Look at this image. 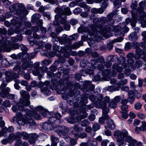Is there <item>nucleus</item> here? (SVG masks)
Returning a JSON list of instances; mask_svg holds the SVG:
<instances>
[{
	"label": "nucleus",
	"instance_id": "nucleus-1",
	"mask_svg": "<svg viewBox=\"0 0 146 146\" xmlns=\"http://www.w3.org/2000/svg\"><path fill=\"white\" fill-rule=\"evenodd\" d=\"M64 94H62V96L63 99L66 100L67 102L70 105H72L73 104V97L74 96V98L75 100H77L78 102L80 103L82 101L84 103L85 102L86 103L88 101V98L89 97V95L86 93H84L81 96V100H79L80 97L81 96L80 93V91L76 90L75 92L74 90H70L69 91V93L65 95V97L63 96Z\"/></svg>",
	"mask_w": 146,
	"mask_h": 146
},
{
	"label": "nucleus",
	"instance_id": "nucleus-2",
	"mask_svg": "<svg viewBox=\"0 0 146 146\" xmlns=\"http://www.w3.org/2000/svg\"><path fill=\"white\" fill-rule=\"evenodd\" d=\"M111 26L106 25L103 26L100 25L93 30V34L91 36L92 40L96 41L102 39L103 36H106L110 33Z\"/></svg>",
	"mask_w": 146,
	"mask_h": 146
},
{
	"label": "nucleus",
	"instance_id": "nucleus-3",
	"mask_svg": "<svg viewBox=\"0 0 146 146\" xmlns=\"http://www.w3.org/2000/svg\"><path fill=\"white\" fill-rule=\"evenodd\" d=\"M145 5L146 3L144 1L141 2L139 3V6L138 9L136 11L135 14H132L131 19H127L129 21V22L127 23V24L130 22L131 26L132 27H135L136 26L138 18L140 20L146 16V13L144 11Z\"/></svg>",
	"mask_w": 146,
	"mask_h": 146
},
{
	"label": "nucleus",
	"instance_id": "nucleus-4",
	"mask_svg": "<svg viewBox=\"0 0 146 146\" xmlns=\"http://www.w3.org/2000/svg\"><path fill=\"white\" fill-rule=\"evenodd\" d=\"M20 94L22 96L25 98V100L24 101L21 105L20 103L18 104V108L16 106H13L12 107V110L13 111L16 112L19 110L22 111H27L28 109H25L24 106H27L30 104V102L29 100V93L23 90L21 91L20 92Z\"/></svg>",
	"mask_w": 146,
	"mask_h": 146
},
{
	"label": "nucleus",
	"instance_id": "nucleus-5",
	"mask_svg": "<svg viewBox=\"0 0 146 146\" xmlns=\"http://www.w3.org/2000/svg\"><path fill=\"white\" fill-rule=\"evenodd\" d=\"M127 134V131L125 129L123 130L121 132L118 130L114 132V136L117 139L116 144L118 146H125L126 143L124 140L125 137Z\"/></svg>",
	"mask_w": 146,
	"mask_h": 146
},
{
	"label": "nucleus",
	"instance_id": "nucleus-6",
	"mask_svg": "<svg viewBox=\"0 0 146 146\" xmlns=\"http://www.w3.org/2000/svg\"><path fill=\"white\" fill-rule=\"evenodd\" d=\"M110 97L107 96L103 98L102 94H99L97 96V100L94 102L95 106L98 108H101L102 110L107 108V103L110 102Z\"/></svg>",
	"mask_w": 146,
	"mask_h": 146
},
{
	"label": "nucleus",
	"instance_id": "nucleus-7",
	"mask_svg": "<svg viewBox=\"0 0 146 146\" xmlns=\"http://www.w3.org/2000/svg\"><path fill=\"white\" fill-rule=\"evenodd\" d=\"M9 9L12 12L16 11L18 15H26L28 13V10L26 9L24 5L22 3H15L13 4L9 7Z\"/></svg>",
	"mask_w": 146,
	"mask_h": 146
},
{
	"label": "nucleus",
	"instance_id": "nucleus-8",
	"mask_svg": "<svg viewBox=\"0 0 146 146\" xmlns=\"http://www.w3.org/2000/svg\"><path fill=\"white\" fill-rule=\"evenodd\" d=\"M40 64L39 62H36L34 64L33 67L35 69L33 71L32 73L34 75L38 76L39 80H40L44 75V73L46 72L48 68L46 67L43 66L39 67Z\"/></svg>",
	"mask_w": 146,
	"mask_h": 146
},
{
	"label": "nucleus",
	"instance_id": "nucleus-9",
	"mask_svg": "<svg viewBox=\"0 0 146 146\" xmlns=\"http://www.w3.org/2000/svg\"><path fill=\"white\" fill-rule=\"evenodd\" d=\"M121 27L120 26H118L116 29L115 31V35L116 36L119 35L120 37L114 39L107 44V47L109 50H111L113 47V44L116 42H120L121 41L123 38L121 37H123L124 36V34L122 33L121 31Z\"/></svg>",
	"mask_w": 146,
	"mask_h": 146
},
{
	"label": "nucleus",
	"instance_id": "nucleus-10",
	"mask_svg": "<svg viewBox=\"0 0 146 146\" xmlns=\"http://www.w3.org/2000/svg\"><path fill=\"white\" fill-rule=\"evenodd\" d=\"M55 12L57 13V15L55 16V19L57 20L61 18L62 15H70L72 14L70 8L66 7V5H63L61 7L56 8Z\"/></svg>",
	"mask_w": 146,
	"mask_h": 146
},
{
	"label": "nucleus",
	"instance_id": "nucleus-11",
	"mask_svg": "<svg viewBox=\"0 0 146 146\" xmlns=\"http://www.w3.org/2000/svg\"><path fill=\"white\" fill-rule=\"evenodd\" d=\"M6 37H3L0 35V47L6 52H9L11 51L10 46L11 42L7 40Z\"/></svg>",
	"mask_w": 146,
	"mask_h": 146
},
{
	"label": "nucleus",
	"instance_id": "nucleus-12",
	"mask_svg": "<svg viewBox=\"0 0 146 146\" xmlns=\"http://www.w3.org/2000/svg\"><path fill=\"white\" fill-rule=\"evenodd\" d=\"M98 62V64L99 65L97 66V68L101 72V75L102 76H106L109 73V70L108 69H104L103 64L104 62V60L103 57L101 56L96 59Z\"/></svg>",
	"mask_w": 146,
	"mask_h": 146
},
{
	"label": "nucleus",
	"instance_id": "nucleus-13",
	"mask_svg": "<svg viewBox=\"0 0 146 146\" xmlns=\"http://www.w3.org/2000/svg\"><path fill=\"white\" fill-rule=\"evenodd\" d=\"M65 70L63 71V74L64 75H63V80H60L62 82V84H63L65 82H65L66 84L68 87L70 89H72L73 86L74 82L72 81L70 78H71L70 76V75L68 74L67 70Z\"/></svg>",
	"mask_w": 146,
	"mask_h": 146
},
{
	"label": "nucleus",
	"instance_id": "nucleus-14",
	"mask_svg": "<svg viewBox=\"0 0 146 146\" xmlns=\"http://www.w3.org/2000/svg\"><path fill=\"white\" fill-rule=\"evenodd\" d=\"M61 117V115L58 113H51L48 117V121L50 123H54L56 122H59L58 120Z\"/></svg>",
	"mask_w": 146,
	"mask_h": 146
},
{
	"label": "nucleus",
	"instance_id": "nucleus-15",
	"mask_svg": "<svg viewBox=\"0 0 146 146\" xmlns=\"http://www.w3.org/2000/svg\"><path fill=\"white\" fill-rule=\"evenodd\" d=\"M117 9L113 10L112 12L108 15L107 17L108 19V23L109 25L112 26L114 24V21L113 18L114 15H117L118 12L119 11V10Z\"/></svg>",
	"mask_w": 146,
	"mask_h": 146
},
{
	"label": "nucleus",
	"instance_id": "nucleus-16",
	"mask_svg": "<svg viewBox=\"0 0 146 146\" xmlns=\"http://www.w3.org/2000/svg\"><path fill=\"white\" fill-rule=\"evenodd\" d=\"M110 110L109 108H107L102 110V117H100L99 119L98 122L100 124H103L104 122L105 119H107L109 118L108 115V113Z\"/></svg>",
	"mask_w": 146,
	"mask_h": 146
},
{
	"label": "nucleus",
	"instance_id": "nucleus-17",
	"mask_svg": "<svg viewBox=\"0 0 146 146\" xmlns=\"http://www.w3.org/2000/svg\"><path fill=\"white\" fill-rule=\"evenodd\" d=\"M10 91V89L9 88H6L5 90L2 91L0 94V96L2 98H5L7 97L9 99L13 100L14 98L15 95L9 93Z\"/></svg>",
	"mask_w": 146,
	"mask_h": 146
},
{
	"label": "nucleus",
	"instance_id": "nucleus-18",
	"mask_svg": "<svg viewBox=\"0 0 146 146\" xmlns=\"http://www.w3.org/2000/svg\"><path fill=\"white\" fill-rule=\"evenodd\" d=\"M135 52L134 58L135 60H138L141 58L142 55L146 54V49L142 50L140 48H138L135 49Z\"/></svg>",
	"mask_w": 146,
	"mask_h": 146
},
{
	"label": "nucleus",
	"instance_id": "nucleus-19",
	"mask_svg": "<svg viewBox=\"0 0 146 146\" xmlns=\"http://www.w3.org/2000/svg\"><path fill=\"white\" fill-rule=\"evenodd\" d=\"M70 50H71L70 46L65 45H64L63 46L61 47L59 51V52H60L61 53H64V57L67 58L68 57L70 56L69 54L67 52V51Z\"/></svg>",
	"mask_w": 146,
	"mask_h": 146
},
{
	"label": "nucleus",
	"instance_id": "nucleus-20",
	"mask_svg": "<svg viewBox=\"0 0 146 146\" xmlns=\"http://www.w3.org/2000/svg\"><path fill=\"white\" fill-rule=\"evenodd\" d=\"M66 127L65 126H59L54 127V131L57 133L58 135L61 137L63 136L65 134L63 129H66Z\"/></svg>",
	"mask_w": 146,
	"mask_h": 146
},
{
	"label": "nucleus",
	"instance_id": "nucleus-21",
	"mask_svg": "<svg viewBox=\"0 0 146 146\" xmlns=\"http://www.w3.org/2000/svg\"><path fill=\"white\" fill-rule=\"evenodd\" d=\"M84 88L85 91L88 92L90 91H93L95 86L94 85L92 84L90 81H87L84 84Z\"/></svg>",
	"mask_w": 146,
	"mask_h": 146
},
{
	"label": "nucleus",
	"instance_id": "nucleus-22",
	"mask_svg": "<svg viewBox=\"0 0 146 146\" xmlns=\"http://www.w3.org/2000/svg\"><path fill=\"white\" fill-rule=\"evenodd\" d=\"M12 24L15 25L17 28L15 29V32L16 33L18 34L20 32V30L18 28L21 27L22 23L20 21L18 20L17 19H13L12 21Z\"/></svg>",
	"mask_w": 146,
	"mask_h": 146
},
{
	"label": "nucleus",
	"instance_id": "nucleus-23",
	"mask_svg": "<svg viewBox=\"0 0 146 146\" xmlns=\"http://www.w3.org/2000/svg\"><path fill=\"white\" fill-rule=\"evenodd\" d=\"M73 130L71 131V134L72 135H74L75 137V134H78L80 132L83 131V128L81 127H78V125H75L72 127Z\"/></svg>",
	"mask_w": 146,
	"mask_h": 146
},
{
	"label": "nucleus",
	"instance_id": "nucleus-24",
	"mask_svg": "<svg viewBox=\"0 0 146 146\" xmlns=\"http://www.w3.org/2000/svg\"><path fill=\"white\" fill-rule=\"evenodd\" d=\"M80 66L86 69L90 68V63L89 61L84 59L81 60L80 62Z\"/></svg>",
	"mask_w": 146,
	"mask_h": 146
},
{
	"label": "nucleus",
	"instance_id": "nucleus-25",
	"mask_svg": "<svg viewBox=\"0 0 146 146\" xmlns=\"http://www.w3.org/2000/svg\"><path fill=\"white\" fill-rule=\"evenodd\" d=\"M128 133L126 135L125 137V141L129 143V146H133L135 142V139L132 138V137L130 136H128Z\"/></svg>",
	"mask_w": 146,
	"mask_h": 146
},
{
	"label": "nucleus",
	"instance_id": "nucleus-26",
	"mask_svg": "<svg viewBox=\"0 0 146 146\" xmlns=\"http://www.w3.org/2000/svg\"><path fill=\"white\" fill-rule=\"evenodd\" d=\"M33 63L31 61H27L23 63L22 68L23 70H26L28 68H31L33 67Z\"/></svg>",
	"mask_w": 146,
	"mask_h": 146
},
{
	"label": "nucleus",
	"instance_id": "nucleus-27",
	"mask_svg": "<svg viewBox=\"0 0 146 146\" xmlns=\"http://www.w3.org/2000/svg\"><path fill=\"white\" fill-rule=\"evenodd\" d=\"M27 118L28 117V115H27ZM24 123L25 124H29V126L35 125H36V123L32 118V115L29 116V118H27L24 121Z\"/></svg>",
	"mask_w": 146,
	"mask_h": 146
},
{
	"label": "nucleus",
	"instance_id": "nucleus-28",
	"mask_svg": "<svg viewBox=\"0 0 146 146\" xmlns=\"http://www.w3.org/2000/svg\"><path fill=\"white\" fill-rule=\"evenodd\" d=\"M65 35L66 37H58V40H57L56 42L59 41V43L61 44H65L68 42V39L67 38V35L64 34L63 36Z\"/></svg>",
	"mask_w": 146,
	"mask_h": 146
},
{
	"label": "nucleus",
	"instance_id": "nucleus-29",
	"mask_svg": "<svg viewBox=\"0 0 146 146\" xmlns=\"http://www.w3.org/2000/svg\"><path fill=\"white\" fill-rule=\"evenodd\" d=\"M107 123L108 127L110 129H114L115 128V126L113 120L109 118L107 120Z\"/></svg>",
	"mask_w": 146,
	"mask_h": 146
},
{
	"label": "nucleus",
	"instance_id": "nucleus-30",
	"mask_svg": "<svg viewBox=\"0 0 146 146\" xmlns=\"http://www.w3.org/2000/svg\"><path fill=\"white\" fill-rule=\"evenodd\" d=\"M36 42V46H37L34 49V52H35L36 54L37 52L39 51L40 49L43 48V46L42 44L38 41H37Z\"/></svg>",
	"mask_w": 146,
	"mask_h": 146
},
{
	"label": "nucleus",
	"instance_id": "nucleus-31",
	"mask_svg": "<svg viewBox=\"0 0 146 146\" xmlns=\"http://www.w3.org/2000/svg\"><path fill=\"white\" fill-rule=\"evenodd\" d=\"M13 73L11 72L7 71L5 73L6 80V81L9 82L12 80Z\"/></svg>",
	"mask_w": 146,
	"mask_h": 146
},
{
	"label": "nucleus",
	"instance_id": "nucleus-32",
	"mask_svg": "<svg viewBox=\"0 0 146 146\" xmlns=\"http://www.w3.org/2000/svg\"><path fill=\"white\" fill-rule=\"evenodd\" d=\"M66 21L64 19H62L61 20V23L64 24V29L68 31L70 30V26L69 24L68 23H67Z\"/></svg>",
	"mask_w": 146,
	"mask_h": 146
},
{
	"label": "nucleus",
	"instance_id": "nucleus-33",
	"mask_svg": "<svg viewBox=\"0 0 146 146\" xmlns=\"http://www.w3.org/2000/svg\"><path fill=\"white\" fill-rule=\"evenodd\" d=\"M23 40V36L21 34L17 35V37H12L11 38V40L13 42H15L19 41H21Z\"/></svg>",
	"mask_w": 146,
	"mask_h": 146
},
{
	"label": "nucleus",
	"instance_id": "nucleus-34",
	"mask_svg": "<svg viewBox=\"0 0 146 146\" xmlns=\"http://www.w3.org/2000/svg\"><path fill=\"white\" fill-rule=\"evenodd\" d=\"M113 69L116 70L117 72H121L122 71L123 68L121 66H119L117 63H115L112 66Z\"/></svg>",
	"mask_w": 146,
	"mask_h": 146
},
{
	"label": "nucleus",
	"instance_id": "nucleus-35",
	"mask_svg": "<svg viewBox=\"0 0 146 146\" xmlns=\"http://www.w3.org/2000/svg\"><path fill=\"white\" fill-rule=\"evenodd\" d=\"M138 38L137 34L135 32L131 33L129 36V38L131 40H136L138 39Z\"/></svg>",
	"mask_w": 146,
	"mask_h": 146
},
{
	"label": "nucleus",
	"instance_id": "nucleus-36",
	"mask_svg": "<svg viewBox=\"0 0 146 146\" xmlns=\"http://www.w3.org/2000/svg\"><path fill=\"white\" fill-rule=\"evenodd\" d=\"M41 17L40 15L38 13H35L32 17V22L35 23Z\"/></svg>",
	"mask_w": 146,
	"mask_h": 146
},
{
	"label": "nucleus",
	"instance_id": "nucleus-37",
	"mask_svg": "<svg viewBox=\"0 0 146 146\" xmlns=\"http://www.w3.org/2000/svg\"><path fill=\"white\" fill-rule=\"evenodd\" d=\"M107 60L109 61L115 62L118 60V57L116 55H110L107 58Z\"/></svg>",
	"mask_w": 146,
	"mask_h": 146
},
{
	"label": "nucleus",
	"instance_id": "nucleus-38",
	"mask_svg": "<svg viewBox=\"0 0 146 146\" xmlns=\"http://www.w3.org/2000/svg\"><path fill=\"white\" fill-rule=\"evenodd\" d=\"M78 31L79 33H87L89 32V30L88 28L87 27L82 26L80 27L78 29Z\"/></svg>",
	"mask_w": 146,
	"mask_h": 146
},
{
	"label": "nucleus",
	"instance_id": "nucleus-39",
	"mask_svg": "<svg viewBox=\"0 0 146 146\" xmlns=\"http://www.w3.org/2000/svg\"><path fill=\"white\" fill-rule=\"evenodd\" d=\"M137 5V2L136 1H135L134 3H132L131 5V7L132 9L131 11V14H135L136 11L138 9H136ZM139 8V7H138Z\"/></svg>",
	"mask_w": 146,
	"mask_h": 146
},
{
	"label": "nucleus",
	"instance_id": "nucleus-40",
	"mask_svg": "<svg viewBox=\"0 0 146 146\" xmlns=\"http://www.w3.org/2000/svg\"><path fill=\"white\" fill-rule=\"evenodd\" d=\"M90 67H91L92 68H97V66L99 65V64H98V62L96 59L91 60L90 61Z\"/></svg>",
	"mask_w": 146,
	"mask_h": 146
},
{
	"label": "nucleus",
	"instance_id": "nucleus-41",
	"mask_svg": "<svg viewBox=\"0 0 146 146\" xmlns=\"http://www.w3.org/2000/svg\"><path fill=\"white\" fill-rule=\"evenodd\" d=\"M8 138L9 139L11 140H16L20 139V137L19 135L18 132L16 135H15L13 133L10 134Z\"/></svg>",
	"mask_w": 146,
	"mask_h": 146
},
{
	"label": "nucleus",
	"instance_id": "nucleus-42",
	"mask_svg": "<svg viewBox=\"0 0 146 146\" xmlns=\"http://www.w3.org/2000/svg\"><path fill=\"white\" fill-rule=\"evenodd\" d=\"M75 137L77 139L79 137L81 139L84 138L87 136V133L84 132L81 133L79 134H75Z\"/></svg>",
	"mask_w": 146,
	"mask_h": 146
},
{
	"label": "nucleus",
	"instance_id": "nucleus-43",
	"mask_svg": "<svg viewBox=\"0 0 146 146\" xmlns=\"http://www.w3.org/2000/svg\"><path fill=\"white\" fill-rule=\"evenodd\" d=\"M19 135L20 137H23V139L24 140L28 139L29 138V134L25 132L22 133L19 132Z\"/></svg>",
	"mask_w": 146,
	"mask_h": 146
},
{
	"label": "nucleus",
	"instance_id": "nucleus-44",
	"mask_svg": "<svg viewBox=\"0 0 146 146\" xmlns=\"http://www.w3.org/2000/svg\"><path fill=\"white\" fill-rule=\"evenodd\" d=\"M59 107L62 109V113L65 112L67 108V106L66 103L65 102H61L59 104Z\"/></svg>",
	"mask_w": 146,
	"mask_h": 146
},
{
	"label": "nucleus",
	"instance_id": "nucleus-45",
	"mask_svg": "<svg viewBox=\"0 0 146 146\" xmlns=\"http://www.w3.org/2000/svg\"><path fill=\"white\" fill-rule=\"evenodd\" d=\"M117 104L112 100L109 103L108 106L111 108L115 109L117 107Z\"/></svg>",
	"mask_w": 146,
	"mask_h": 146
},
{
	"label": "nucleus",
	"instance_id": "nucleus-46",
	"mask_svg": "<svg viewBox=\"0 0 146 146\" xmlns=\"http://www.w3.org/2000/svg\"><path fill=\"white\" fill-rule=\"evenodd\" d=\"M48 87H44L41 89V92L45 95H49L51 94V92L48 90Z\"/></svg>",
	"mask_w": 146,
	"mask_h": 146
},
{
	"label": "nucleus",
	"instance_id": "nucleus-47",
	"mask_svg": "<svg viewBox=\"0 0 146 146\" xmlns=\"http://www.w3.org/2000/svg\"><path fill=\"white\" fill-rule=\"evenodd\" d=\"M143 64V62L142 60H138L135 61V68H139L141 67Z\"/></svg>",
	"mask_w": 146,
	"mask_h": 146
},
{
	"label": "nucleus",
	"instance_id": "nucleus-48",
	"mask_svg": "<svg viewBox=\"0 0 146 146\" xmlns=\"http://www.w3.org/2000/svg\"><path fill=\"white\" fill-rule=\"evenodd\" d=\"M51 124L47 122L44 123L42 125V127L45 130H48L50 128Z\"/></svg>",
	"mask_w": 146,
	"mask_h": 146
},
{
	"label": "nucleus",
	"instance_id": "nucleus-49",
	"mask_svg": "<svg viewBox=\"0 0 146 146\" xmlns=\"http://www.w3.org/2000/svg\"><path fill=\"white\" fill-rule=\"evenodd\" d=\"M90 123V122L87 119H85L82 121L81 123V126L83 127H86Z\"/></svg>",
	"mask_w": 146,
	"mask_h": 146
},
{
	"label": "nucleus",
	"instance_id": "nucleus-50",
	"mask_svg": "<svg viewBox=\"0 0 146 146\" xmlns=\"http://www.w3.org/2000/svg\"><path fill=\"white\" fill-rule=\"evenodd\" d=\"M78 37V35L77 33L74 34L69 37L68 40H76Z\"/></svg>",
	"mask_w": 146,
	"mask_h": 146
},
{
	"label": "nucleus",
	"instance_id": "nucleus-51",
	"mask_svg": "<svg viewBox=\"0 0 146 146\" xmlns=\"http://www.w3.org/2000/svg\"><path fill=\"white\" fill-rule=\"evenodd\" d=\"M51 63V62L50 60L48 59H45L41 62V64L42 65L46 66L50 64Z\"/></svg>",
	"mask_w": 146,
	"mask_h": 146
},
{
	"label": "nucleus",
	"instance_id": "nucleus-52",
	"mask_svg": "<svg viewBox=\"0 0 146 146\" xmlns=\"http://www.w3.org/2000/svg\"><path fill=\"white\" fill-rule=\"evenodd\" d=\"M50 36L52 38L54 41H56L57 40H58V37L57 36L56 33L54 32H52L50 34Z\"/></svg>",
	"mask_w": 146,
	"mask_h": 146
},
{
	"label": "nucleus",
	"instance_id": "nucleus-53",
	"mask_svg": "<svg viewBox=\"0 0 146 146\" xmlns=\"http://www.w3.org/2000/svg\"><path fill=\"white\" fill-rule=\"evenodd\" d=\"M50 139L52 143H57L59 141V140L57 137H55L53 135L51 136Z\"/></svg>",
	"mask_w": 146,
	"mask_h": 146
},
{
	"label": "nucleus",
	"instance_id": "nucleus-54",
	"mask_svg": "<svg viewBox=\"0 0 146 146\" xmlns=\"http://www.w3.org/2000/svg\"><path fill=\"white\" fill-rule=\"evenodd\" d=\"M113 2L114 7L115 8L118 9L121 6V3L119 0Z\"/></svg>",
	"mask_w": 146,
	"mask_h": 146
},
{
	"label": "nucleus",
	"instance_id": "nucleus-55",
	"mask_svg": "<svg viewBox=\"0 0 146 146\" xmlns=\"http://www.w3.org/2000/svg\"><path fill=\"white\" fill-rule=\"evenodd\" d=\"M67 121L68 123L73 124L75 122L76 119L73 116H71L69 118L67 119Z\"/></svg>",
	"mask_w": 146,
	"mask_h": 146
},
{
	"label": "nucleus",
	"instance_id": "nucleus-56",
	"mask_svg": "<svg viewBox=\"0 0 146 146\" xmlns=\"http://www.w3.org/2000/svg\"><path fill=\"white\" fill-rule=\"evenodd\" d=\"M36 55L35 52L31 53L30 54L27 53V57L29 59H32L35 57Z\"/></svg>",
	"mask_w": 146,
	"mask_h": 146
},
{
	"label": "nucleus",
	"instance_id": "nucleus-57",
	"mask_svg": "<svg viewBox=\"0 0 146 146\" xmlns=\"http://www.w3.org/2000/svg\"><path fill=\"white\" fill-rule=\"evenodd\" d=\"M82 11V9L81 8L78 7L76 8L73 10V13L75 15H77L81 13Z\"/></svg>",
	"mask_w": 146,
	"mask_h": 146
},
{
	"label": "nucleus",
	"instance_id": "nucleus-58",
	"mask_svg": "<svg viewBox=\"0 0 146 146\" xmlns=\"http://www.w3.org/2000/svg\"><path fill=\"white\" fill-rule=\"evenodd\" d=\"M100 126L97 123L94 124L92 126V129L94 131H96L100 129Z\"/></svg>",
	"mask_w": 146,
	"mask_h": 146
},
{
	"label": "nucleus",
	"instance_id": "nucleus-59",
	"mask_svg": "<svg viewBox=\"0 0 146 146\" xmlns=\"http://www.w3.org/2000/svg\"><path fill=\"white\" fill-rule=\"evenodd\" d=\"M20 47L22 52L25 54L27 52L28 50V48L25 45L22 44L20 45Z\"/></svg>",
	"mask_w": 146,
	"mask_h": 146
},
{
	"label": "nucleus",
	"instance_id": "nucleus-60",
	"mask_svg": "<svg viewBox=\"0 0 146 146\" xmlns=\"http://www.w3.org/2000/svg\"><path fill=\"white\" fill-rule=\"evenodd\" d=\"M142 106V104L139 102L136 103L134 105L135 109L137 110L140 109Z\"/></svg>",
	"mask_w": 146,
	"mask_h": 146
},
{
	"label": "nucleus",
	"instance_id": "nucleus-61",
	"mask_svg": "<svg viewBox=\"0 0 146 146\" xmlns=\"http://www.w3.org/2000/svg\"><path fill=\"white\" fill-rule=\"evenodd\" d=\"M100 18L98 17L94 18L93 20V23L96 26L100 23Z\"/></svg>",
	"mask_w": 146,
	"mask_h": 146
},
{
	"label": "nucleus",
	"instance_id": "nucleus-62",
	"mask_svg": "<svg viewBox=\"0 0 146 146\" xmlns=\"http://www.w3.org/2000/svg\"><path fill=\"white\" fill-rule=\"evenodd\" d=\"M137 116L139 118L141 119H145L146 117L145 115L141 112H138L137 113Z\"/></svg>",
	"mask_w": 146,
	"mask_h": 146
},
{
	"label": "nucleus",
	"instance_id": "nucleus-63",
	"mask_svg": "<svg viewBox=\"0 0 146 146\" xmlns=\"http://www.w3.org/2000/svg\"><path fill=\"white\" fill-rule=\"evenodd\" d=\"M33 116L34 118L38 120L41 119L40 115L37 113L36 111L34 112Z\"/></svg>",
	"mask_w": 146,
	"mask_h": 146
},
{
	"label": "nucleus",
	"instance_id": "nucleus-64",
	"mask_svg": "<svg viewBox=\"0 0 146 146\" xmlns=\"http://www.w3.org/2000/svg\"><path fill=\"white\" fill-rule=\"evenodd\" d=\"M127 112L124 111H121V113L122 114V117L125 119H126L128 117V115L127 113Z\"/></svg>",
	"mask_w": 146,
	"mask_h": 146
}]
</instances>
